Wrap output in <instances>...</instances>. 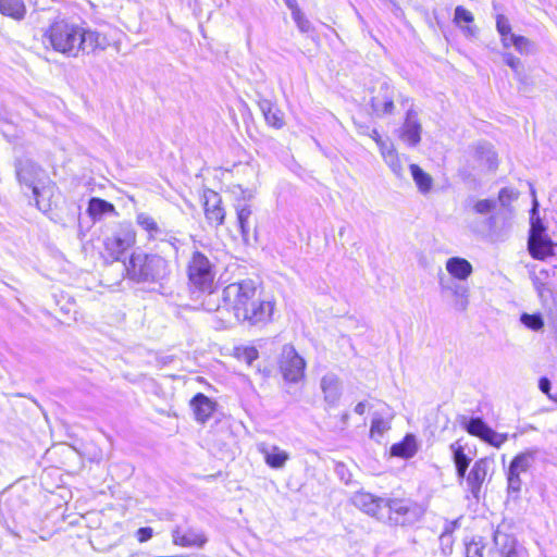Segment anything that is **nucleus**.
<instances>
[{
	"mask_svg": "<svg viewBox=\"0 0 557 557\" xmlns=\"http://www.w3.org/2000/svg\"><path fill=\"white\" fill-rule=\"evenodd\" d=\"M205 215L209 224L219 226L225 219V210L222 208L221 196L214 190L208 189L203 193Z\"/></svg>",
	"mask_w": 557,
	"mask_h": 557,
	"instance_id": "ddd939ff",
	"label": "nucleus"
},
{
	"mask_svg": "<svg viewBox=\"0 0 557 557\" xmlns=\"http://www.w3.org/2000/svg\"><path fill=\"white\" fill-rule=\"evenodd\" d=\"M495 547L500 557H529L527 549L521 545L515 535L497 528L493 535Z\"/></svg>",
	"mask_w": 557,
	"mask_h": 557,
	"instance_id": "f8f14e48",
	"label": "nucleus"
},
{
	"mask_svg": "<svg viewBox=\"0 0 557 557\" xmlns=\"http://www.w3.org/2000/svg\"><path fill=\"white\" fill-rule=\"evenodd\" d=\"M496 205L497 201L494 199H481L473 203L472 210L476 214L487 215L495 210Z\"/></svg>",
	"mask_w": 557,
	"mask_h": 557,
	"instance_id": "e433bc0d",
	"label": "nucleus"
},
{
	"mask_svg": "<svg viewBox=\"0 0 557 557\" xmlns=\"http://www.w3.org/2000/svg\"><path fill=\"white\" fill-rule=\"evenodd\" d=\"M387 498L377 497L368 492H357L351 497V504L367 513L370 517L375 518L379 521H385L386 512H385V503Z\"/></svg>",
	"mask_w": 557,
	"mask_h": 557,
	"instance_id": "9b49d317",
	"label": "nucleus"
},
{
	"mask_svg": "<svg viewBox=\"0 0 557 557\" xmlns=\"http://www.w3.org/2000/svg\"><path fill=\"white\" fill-rule=\"evenodd\" d=\"M549 399L557 403V394L549 395Z\"/></svg>",
	"mask_w": 557,
	"mask_h": 557,
	"instance_id": "13d9d810",
	"label": "nucleus"
},
{
	"mask_svg": "<svg viewBox=\"0 0 557 557\" xmlns=\"http://www.w3.org/2000/svg\"><path fill=\"white\" fill-rule=\"evenodd\" d=\"M510 35H513L512 33H507L506 35H500L502 36V44L505 48H508L510 46H512V44L510 42Z\"/></svg>",
	"mask_w": 557,
	"mask_h": 557,
	"instance_id": "864d4df0",
	"label": "nucleus"
},
{
	"mask_svg": "<svg viewBox=\"0 0 557 557\" xmlns=\"http://www.w3.org/2000/svg\"><path fill=\"white\" fill-rule=\"evenodd\" d=\"M508 438L507 434H500L494 431L493 429H490L486 433L484 442L488 443L490 445L499 448Z\"/></svg>",
	"mask_w": 557,
	"mask_h": 557,
	"instance_id": "ea45409f",
	"label": "nucleus"
},
{
	"mask_svg": "<svg viewBox=\"0 0 557 557\" xmlns=\"http://www.w3.org/2000/svg\"><path fill=\"white\" fill-rule=\"evenodd\" d=\"M258 106L269 126L280 129L285 125L284 113L275 103L268 99H261Z\"/></svg>",
	"mask_w": 557,
	"mask_h": 557,
	"instance_id": "6ab92c4d",
	"label": "nucleus"
},
{
	"mask_svg": "<svg viewBox=\"0 0 557 557\" xmlns=\"http://www.w3.org/2000/svg\"><path fill=\"white\" fill-rule=\"evenodd\" d=\"M366 411V404L363 401H360L358 403L356 406H355V412L357 414H360L362 416Z\"/></svg>",
	"mask_w": 557,
	"mask_h": 557,
	"instance_id": "6e6d98bb",
	"label": "nucleus"
},
{
	"mask_svg": "<svg viewBox=\"0 0 557 557\" xmlns=\"http://www.w3.org/2000/svg\"><path fill=\"white\" fill-rule=\"evenodd\" d=\"M153 531L149 527L139 528L136 532L137 540L144 543L152 537Z\"/></svg>",
	"mask_w": 557,
	"mask_h": 557,
	"instance_id": "8fccbe9b",
	"label": "nucleus"
},
{
	"mask_svg": "<svg viewBox=\"0 0 557 557\" xmlns=\"http://www.w3.org/2000/svg\"><path fill=\"white\" fill-rule=\"evenodd\" d=\"M0 12L12 18L22 20L26 8L22 0H0Z\"/></svg>",
	"mask_w": 557,
	"mask_h": 557,
	"instance_id": "a878e982",
	"label": "nucleus"
},
{
	"mask_svg": "<svg viewBox=\"0 0 557 557\" xmlns=\"http://www.w3.org/2000/svg\"><path fill=\"white\" fill-rule=\"evenodd\" d=\"M287 8L293 12L299 9L296 0H284Z\"/></svg>",
	"mask_w": 557,
	"mask_h": 557,
	"instance_id": "5fc2aeb1",
	"label": "nucleus"
},
{
	"mask_svg": "<svg viewBox=\"0 0 557 557\" xmlns=\"http://www.w3.org/2000/svg\"><path fill=\"white\" fill-rule=\"evenodd\" d=\"M517 197H518L517 193H515L513 189H510L507 187L502 188L498 193V201L504 207L508 206Z\"/></svg>",
	"mask_w": 557,
	"mask_h": 557,
	"instance_id": "37998d69",
	"label": "nucleus"
},
{
	"mask_svg": "<svg viewBox=\"0 0 557 557\" xmlns=\"http://www.w3.org/2000/svg\"><path fill=\"white\" fill-rule=\"evenodd\" d=\"M533 197H535L534 190H532ZM537 210V200L533 199V208H532V216H531V227L529 232V238L545 236V226L540 218H534V214Z\"/></svg>",
	"mask_w": 557,
	"mask_h": 557,
	"instance_id": "473e14b6",
	"label": "nucleus"
},
{
	"mask_svg": "<svg viewBox=\"0 0 557 557\" xmlns=\"http://www.w3.org/2000/svg\"><path fill=\"white\" fill-rule=\"evenodd\" d=\"M368 131H369V128L367 127V128L362 129V132H361V133H362V134H367V135H369V132H368Z\"/></svg>",
	"mask_w": 557,
	"mask_h": 557,
	"instance_id": "052dcab7",
	"label": "nucleus"
},
{
	"mask_svg": "<svg viewBox=\"0 0 557 557\" xmlns=\"http://www.w3.org/2000/svg\"><path fill=\"white\" fill-rule=\"evenodd\" d=\"M521 472H518L511 468H508L507 472V482H508V493L509 495H513L515 497L521 491L522 481L520 479Z\"/></svg>",
	"mask_w": 557,
	"mask_h": 557,
	"instance_id": "f704fd0d",
	"label": "nucleus"
},
{
	"mask_svg": "<svg viewBox=\"0 0 557 557\" xmlns=\"http://www.w3.org/2000/svg\"><path fill=\"white\" fill-rule=\"evenodd\" d=\"M461 424L469 434L478 436L481 440L485 438L486 433L491 429L481 418L467 419L462 417Z\"/></svg>",
	"mask_w": 557,
	"mask_h": 557,
	"instance_id": "bb28decb",
	"label": "nucleus"
},
{
	"mask_svg": "<svg viewBox=\"0 0 557 557\" xmlns=\"http://www.w3.org/2000/svg\"><path fill=\"white\" fill-rule=\"evenodd\" d=\"M306 361L292 345L282 349L280 369L283 377L292 383L299 382L305 375Z\"/></svg>",
	"mask_w": 557,
	"mask_h": 557,
	"instance_id": "1a4fd4ad",
	"label": "nucleus"
},
{
	"mask_svg": "<svg viewBox=\"0 0 557 557\" xmlns=\"http://www.w3.org/2000/svg\"><path fill=\"white\" fill-rule=\"evenodd\" d=\"M440 284L443 289H449L457 298V308L459 310H466L468 307V296L469 290L466 286L460 284L445 285L444 281L441 278Z\"/></svg>",
	"mask_w": 557,
	"mask_h": 557,
	"instance_id": "7c9ffc66",
	"label": "nucleus"
},
{
	"mask_svg": "<svg viewBox=\"0 0 557 557\" xmlns=\"http://www.w3.org/2000/svg\"><path fill=\"white\" fill-rule=\"evenodd\" d=\"M537 455H539L537 448L527 449L525 451L518 454L512 459V461L509 465V468H511L518 472L524 473L531 468V466L535 461V458Z\"/></svg>",
	"mask_w": 557,
	"mask_h": 557,
	"instance_id": "b1692460",
	"label": "nucleus"
},
{
	"mask_svg": "<svg viewBox=\"0 0 557 557\" xmlns=\"http://www.w3.org/2000/svg\"><path fill=\"white\" fill-rule=\"evenodd\" d=\"M123 268L129 278L136 282H160L170 274L169 262L159 255L132 253Z\"/></svg>",
	"mask_w": 557,
	"mask_h": 557,
	"instance_id": "7ed1b4c3",
	"label": "nucleus"
},
{
	"mask_svg": "<svg viewBox=\"0 0 557 557\" xmlns=\"http://www.w3.org/2000/svg\"><path fill=\"white\" fill-rule=\"evenodd\" d=\"M88 212L94 219H97L103 214L115 212V208L112 203L103 199L91 198L88 206Z\"/></svg>",
	"mask_w": 557,
	"mask_h": 557,
	"instance_id": "2f4dec72",
	"label": "nucleus"
},
{
	"mask_svg": "<svg viewBox=\"0 0 557 557\" xmlns=\"http://www.w3.org/2000/svg\"><path fill=\"white\" fill-rule=\"evenodd\" d=\"M450 449L454 453V462L456 466L457 475L463 479L471 460L465 454L463 448L460 445H457V443L451 444Z\"/></svg>",
	"mask_w": 557,
	"mask_h": 557,
	"instance_id": "c85d7f7f",
	"label": "nucleus"
},
{
	"mask_svg": "<svg viewBox=\"0 0 557 557\" xmlns=\"http://www.w3.org/2000/svg\"><path fill=\"white\" fill-rule=\"evenodd\" d=\"M380 152H381V156H382L383 160L388 165V168L392 170V172L397 177H403V175H404L403 164H401L399 156L396 152L393 144H391L389 146L383 148V150L380 151Z\"/></svg>",
	"mask_w": 557,
	"mask_h": 557,
	"instance_id": "393cba45",
	"label": "nucleus"
},
{
	"mask_svg": "<svg viewBox=\"0 0 557 557\" xmlns=\"http://www.w3.org/2000/svg\"><path fill=\"white\" fill-rule=\"evenodd\" d=\"M447 272L459 281L467 280L473 272L471 263L465 258L451 257L446 261Z\"/></svg>",
	"mask_w": 557,
	"mask_h": 557,
	"instance_id": "4be33fe9",
	"label": "nucleus"
},
{
	"mask_svg": "<svg viewBox=\"0 0 557 557\" xmlns=\"http://www.w3.org/2000/svg\"><path fill=\"white\" fill-rule=\"evenodd\" d=\"M320 387L324 401L330 407L337 406L343 391L341 379L335 373L329 372L322 376Z\"/></svg>",
	"mask_w": 557,
	"mask_h": 557,
	"instance_id": "2eb2a0df",
	"label": "nucleus"
},
{
	"mask_svg": "<svg viewBox=\"0 0 557 557\" xmlns=\"http://www.w3.org/2000/svg\"><path fill=\"white\" fill-rule=\"evenodd\" d=\"M215 264L201 251L195 250L187 262V276L191 286L211 292L215 280Z\"/></svg>",
	"mask_w": 557,
	"mask_h": 557,
	"instance_id": "20e7f679",
	"label": "nucleus"
},
{
	"mask_svg": "<svg viewBox=\"0 0 557 557\" xmlns=\"http://www.w3.org/2000/svg\"><path fill=\"white\" fill-rule=\"evenodd\" d=\"M410 172L412 175V178L418 186V189L422 194H426L431 190L433 180L431 175H429L426 172H424L419 165L417 164H410Z\"/></svg>",
	"mask_w": 557,
	"mask_h": 557,
	"instance_id": "cd10ccee",
	"label": "nucleus"
},
{
	"mask_svg": "<svg viewBox=\"0 0 557 557\" xmlns=\"http://www.w3.org/2000/svg\"><path fill=\"white\" fill-rule=\"evenodd\" d=\"M389 429L388 422L383 419H373L371 424V434L375 433L382 435L386 430Z\"/></svg>",
	"mask_w": 557,
	"mask_h": 557,
	"instance_id": "de8ad7c7",
	"label": "nucleus"
},
{
	"mask_svg": "<svg viewBox=\"0 0 557 557\" xmlns=\"http://www.w3.org/2000/svg\"><path fill=\"white\" fill-rule=\"evenodd\" d=\"M259 356L258 350L255 347H245L239 352L238 357L247 364H251Z\"/></svg>",
	"mask_w": 557,
	"mask_h": 557,
	"instance_id": "c03bdc74",
	"label": "nucleus"
},
{
	"mask_svg": "<svg viewBox=\"0 0 557 557\" xmlns=\"http://www.w3.org/2000/svg\"><path fill=\"white\" fill-rule=\"evenodd\" d=\"M418 450V444L413 434H407L404 440L399 443L394 444L391 447V454L400 458H411Z\"/></svg>",
	"mask_w": 557,
	"mask_h": 557,
	"instance_id": "5701e85b",
	"label": "nucleus"
},
{
	"mask_svg": "<svg viewBox=\"0 0 557 557\" xmlns=\"http://www.w3.org/2000/svg\"><path fill=\"white\" fill-rule=\"evenodd\" d=\"M555 244L545 235L540 237L528 238V250L532 258L536 260H545L554 255Z\"/></svg>",
	"mask_w": 557,
	"mask_h": 557,
	"instance_id": "a211bd4d",
	"label": "nucleus"
},
{
	"mask_svg": "<svg viewBox=\"0 0 557 557\" xmlns=\"http://www.w3.org/2000/svg\"><path fill=\"white\" fill-rule=\"evenodd\" d=\"M45 37L55 51L69 57L104 50L110 45L106 35L66 20L53 22Z\"/></svg>",
	"mask_w": 557,
	"mask_h": 557,
	"instance_id": "f257e3e1",
	"label": "nucleus"
},
{
	"mask_svg": "<svg viewBox=\"0 0 557 557\" xmlns=\"http://www.w3.org/2000/svg\"><path fill=\"white\" fill-rule=\"evenodd\" d=\"M532 283L541 299H545L552 295V289L548 287L547 283L542 280V277L533 276Z\"/></svg>",
	"mask_w": 557,
	"mask_h": 557,
	"instance_id": "a19ab883",
	"label": "nucleus"
},
{
	"mask_svg": "<svg viewBox=\"0 0 557 557\" xmlns=\"http://www.w3.org/2000/svg\"><path fill=\"white\" fill-rule=\"evenodd\" d=\"M369 136L376 143L380 151H382L383 148L391 145V143L382 139L381 135L375 128L369 131Z\"/></svg>",
	"mask_w": 557,
	"mask_h": 557,
	"instance_id": "3c124183",
	"label": "nucleus"
},
{
	"mask_svg": "<svg viewBox=\"0 0 557 557\" xmlns=\"http://www.w3.org/2000/svg\"><path fill=\"white\" fill-rule=\"evenodd\" d=\"M135 242L136 233L133 227L123 225L104 239L103 255L107 259L120 261Z\"/></svg>",
	"mask_w": 557,
	"mask_h": 557,
	"instance_id": "423d86ee",
	"label": "nucleus"
},
{
	"mask_svg": "<svg viewBox=\"0 0 557 557\" xmlns=\"http://www.w3.org/2000/svg\"><path fill=\"white\" fill-rule=\"evenodd\" d=\"M504 61L505 63L511 67L516 73H519V70L521 67V61L519 58L515 57L511 53H505L504 54Z\"/></svg>",
	"mask_w": 557,
	"mask_h": 557,
	"instance_id": "09e8293b",
	"label": "nucleus"
},
{
	"mask_svg": "<svg viewBox=\"0 0 557 557\" xmlns=\"http://www.w3.org/2000/svg\"><path fill=\"white\" fill-rule=\"evenodd\" d=\"M292 17L301 33H310L312 30L310 21L305 16L300 9L293 12Z\"/></svg>",
	"mask_w": 557,
	"mask_h": 557,
	"instance_id": "4c0bfd02",
	"label": "nucleus"
},
{
	"mask_svg": "<svg viewBox=\"0 0 557 557\" xmlns=\"http://www.w3.org/2000/svg\"><path fill=\"white\" fill-rule=\"evenodd\" d=\"M259 451L263 455L265 463L273 469L283 468L289 459V454L275 445L268 447L265 444H261Z\"/></svg>",
	"mask_w": 557,
	"mask_h": 557,
	"instance_id": "412c9836",
	"label": "nucleus"
},
{
	"mask_svg": "<svg viewBox=\"0 0 557 557\" xmlns=\"http://www.w3.org/2000/svg\"><path fill=\"white\" fill-rule=\"evenodd\" d=\"M173 544L182 547H202L207 543V536L201 529L188 521L177 523L172 529Z\"/></svg>",
	"mask_w": 557,
	"mask_h": 557,
	"instance_id": "9d476101",
	"label": "nucleus"
},
{
	"mask_svg": "<svg viewBox=\"0 0 557 557\" xmlns=\"http://www.w3.org/2000/svg\"><path fill=\"white\" fill-rule=\"evenodd\" d=\"M465 30H466L468 34H470V35H472V34H473V30H472V28H471V27H467Z\"/></svg>",
	"mask_w": 557,
	"mask_h": 557,
	"instance_id": "bf43d9fd",
	"label": "nucleus"
},
{
	"mask_svg": "<svg viewBox=\"0 0 557 557\" xmlns=\"http://www.w3.org/2000/svg\"><path fill=\"white\" fill-rule=\"evenodd\" d=\"M510 42L520 53H528L531 47V41L524 36L510 35Z\"/></svg>",
	"mask_w": 557,
	"mask_h": 557,
	"instance_id": "58836bf2",
	"label": "nucleus"
},
{
	"mask_svg": "<svg viewBox=\"0 0 557 557\" xmlns=\"http://www.w3.org/2000/svg\"><path fill=\"white\" fill-rule=\"evenodd\" d=\"M456 24L460 25L461 23L470 24L473 22V15L470 11L465 9L461 5H458L455 9V17H454Z\"/></svg>",
	"mask_w": 557,
	"mask_h": 557,
	"instance_id": "79ce46f5",
	"label": "nucleus"
},
{
	"mask_svg": "<svg viewBox=\"0 0 557 557\" xmlns=\"http://www.w3.org/2000/svg\"><path fill=\"white\" fill-rule=\"evenodd\" d=\"M371 108L377 116L393 113L395 108L394 89L387 83H383L379 94L371 98Z\"/></svg>",
	"mask_w": 557,
	"mask_h": 557,
	"instance_id": "4468645a",
	"label": "nucleus"
},
{
	"mask_svg": "<svg viewBox=\"0 0 557 557\" xmlns=\"http://www.w3.org/2000/svg\"><path fill=\"white\" fill-rule=\"evenodd\" d=\"M550 275V271L547 269H542L536 276L542 277L543 281H546Z\"/></svg>",
	"mask_w": 557,
	"mask_h": 557,
	"instance_id": "4d7b16f0",
	"label": "nucleus"
},
{
	"mask_svg": "<svg viewBox=\"0 0 557 557\" xmlns=\"http://www.w3.org/2000/svg\"><path fill=\"white\" fill-rule=\"evenodd\" d=\"M496 28L499 35H506L507 33H511V26L508 18L502 14L497 15Z\"/></svg>",
	"mask_w": 557,
	"mask_h": 557,
	"instance_id": "49530a36",
	"label": "nucleus"
},
{
	"mask_svg": "<svg viewBox=\"0 0 557 557\" xmlns=\"http://www.w3.org/2000/svg\"><path fill=\"white\" fill-rule=\"evenodd\" d=\"M422 126L414 110L409 109L401 126V139L410 147H416L421 140Z\"/></svg>",
	"mask_w": 557,
	"mask_h": 557,
	"instance_id": "dca6fc26",
	"label": "nucleus"
},
{
	"mask_svg": "<svg viewBox=\"0 0 557 557\" xmlns=\"http://www.w3.org/2000/svg\"><path fill=\"white\" fill-rule=\"evenodd\" d=\"M136 222L147 233L148 240L165 243L177 252L181 240L172 232L162 228L151 215L140 212L136 215Z\"/></svg>",
	"mask_w": 557,
	"mask_h": 557,
	"instance_id": "6e6552de",
	"label": "nucleus"
},
{
	"mask_svg": "<svg viewBox=\"0 0 557 557\" xmlns=\"http://www.w3.org/2000/svg\"><path fill=\"white\" fill-rule=\"evenodd\" d=\"M488 471V461L484 458L476 460L468 476H467V484L469 486V490L474 498H479L481 487L483 482L485 481V478L487 475Z\"/></svg>",
	"mask_w": 557,
	"mask_h": 557,
	"instance_id": "f3484780",
	"label": "nucleus"
},
{
	"mask_svg": "<svg viewBox=\"0 0 557 557\" xmlns=\"http://www.w3.org/2000/svg\"><path fill=\"white\" fill-rule=\"evenodd\" d=\"M195 418L198 422L205 423L214 411V403L206 395L198 393L190 400Z\"/></svg>",
	"mask_w": 557,
	"mask_h": 557,
	"instance_id": "aec40b11",
	"label": "nucleus"
},
{
	"mask_svg": "<svg viewBox=\"0 0 557 557\" xmlns=\"http://www.w3.org/2000/svg\"><path fill=\"white\" fill-rule=\"evenodd\" d=\"M385 504V521L389 524H413L422 516L421 507L409 499L387 498Z\"/></svg>",
	"mask_w": 557,
	"mask_h": 557,
	"instance_id": "39448f33",
	"label": "nucleus"
},
{
	"mask_svg": "<svg viewBox=\"0 0 557 557\" xmlns=\"http://www.w3.org/2000/svg\"><path fill=\"white\" fill-rule=\"evenodd\" d=\"M475 154L478 158L485 162V165L490 170H495L497 166V157L493 150V147L488 143H479L475 146Z\"/></svg>",
	"mask_w": 557,
	"mask_h": 557,
	"instance_id": "c756f323",
	"label": "nucleus"
},
{
	"mask_svg": "<svg viewBox=\"0 0 557 557\" xmlns=\"http://www.w3.org/2000/svg\"><path fill=\"white\" fill-rule=\"evenodd\" d=\"M236 211H237V221L239 224L242 235H243V237H246L249 232L248 220L251 215V210H250L249 206L244 205L242 207H237Z\"/></svg>",
	"mask_w": 557,
	"mask_h": 557,
	"instance_id": "c9c22d12",
	"label": "nucleus"
},
{
	"mask_svg": "<svg viewBox=\"0 0 557 557\" xmlns=\"http://www.w3.org/2000/svg\"><path fill=\"white\" fill-rule=\"evenodd\" d=\"M550 387H552V384H550L549 379H547L546 376H543L540 379L539 388L541 389L542 393L547 395L548 398H549V395H552Z\"/></svg>",
	"mask_w": 557,
	"mask_h": 557,
	"instance_id": "603ef678",
	"label": "nucleus"
},
{
	"mask_svg": "<svg viewBox=\"0 0 557 557\" xmlns=\"http://www.w3.org/2000/svg\"><path fill=\"white\" fill-rule=\"evenodd\" d=\"M17 180L21 184L29 187L35 196L37 203L38 198L46 193L45 171L30 160H18L15 164Z\"/></svg>",
	"mask_w": 557,
	"mask_h": 557,
	"instance_id": "0eeeda50",
	"label": "nucleus"
},
{
	"mask_svg": "<svg viewBox=\"0 0 557 557\" xmlns=\"http://www.w3.org/2000/svg\"><path fill=\"white\" fill-rule=\"evenodd\" d=\"M483 545L473 541L466 546V557H483Z\"/></svg>",
	"mask_w": 557,
	"mask_h": 557,
	"instance_id": "a18cd8bd",
	"label": "nucleus"
},
{
	"mask_svg": "<svg viewBox=\"0 0 557 557\" xmlns=\"http://www.w3.org/2000/svg\"><path fill=\"white\" fill-rule=\"evenodd\" d=\"M222 299L238 321L256 325L271 320L274 304L258 297L253 280L247 278L228 284L223 289Z\"/></svg>",
	"mask_w": 557,
	"mask_h": 557,
	"instance_id": "f03ea898",
	"label": "nucleus"
},
{
	"mask_svg": "<svg viewBox=\"0 0 557 557\" xmlns=\"http://www.w3.org/2000/svg\"><path fill=\"white\" fill-rule=\"evenodd\" d=\"M520 321L525 327L532 331H540L544 326V320L541 313H522Z\"/></svg>",
	"mask_w": 557,
	"mask_h": 557,
	"instance_id": "72a5a7b5",
	"label": "nucleus"
}]
</instances>
